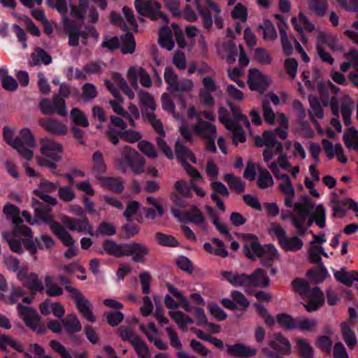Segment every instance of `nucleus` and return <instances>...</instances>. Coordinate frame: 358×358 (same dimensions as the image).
I'll list each match as a JSON object with an SVG mask.
<instances>
[{"mask_svg": "<svg viewBox=\"0 0 358 358\" xmlns=\"http://www.w3.org/2000/svg\"><path fill=\"white\" fill-rule=\"evenodd\" d=\"M185 217L189 222L196 224H204L205 218L201 211L196 206H192L185 213Z\"/></svg>", "mask_w": 358, "mask_h": 358, "instance_id": "6e6d98bb", "label": "nucleus"}, {"mask_svg": "<svg viewBox=\"0 0 358 358\" xmlns=\"http://www.w3.org/2000/svg\"><path fill=\"white\" fill-rule=\"evenodd\" d=\"M278 27L280 32V37L283 52L286 55H290L293 52V47L291 42L289 41L286 33L287 25L286 23H280L278 24Z\"/></svg>", "mask_w": 358, "mask_h": 358, "instance_id": "a18cd8bd", "label": "nucleus"}, {"mask_svg": "<svg viewBox=\"0 0 358 358\" xmlns=\"http://www.w3.org/2000/svg\"><path fill=\"white\" fill-rule=\"evenodd\" d=\"M62 323L68 334L79 332L82 329L81 324L75 314L68 315Z\"/></svg>", "mask_w": 358, "mask_h": 358, "instance_id": "f704fd0d", "label": "nucleus"}, {"mask_svg": "<svg viewBox=\"0 0 358 358\" xmlns=\"http://www.w3.org/2000/svg\"><path fill=\"white\" fill-rule=\"evenodd\" d=\"M124 256H130L134 262L144 263L150 253V248L145 244L138 242L126 243Z\"/></svg>", "mask_w": 358, "mask_h": 358, "instance_id": "9d476101", "label": "nucleus"}, {"mask_svg": "<svg viewBox=\"0 0 358 358\" xmlns=\"http://www.w3.org/2000/svg\"><path fill=\"white\" fill-rule=\"evenodd\" d=\"M248 77V86L252 91L263 92L270 84L269 78L257 69H250Z\"/></svg>", "mask_w": 358, "mask_h": 358, "instance_id": "4468645a", "label": "nucleus"}, {"mask_svg": "<svg viewBox=\"0 0 358 358\" xmlns=\"http://www.w3.org/2000/svg\"><path fill=\"white\" fill-rule=\"evenodd\" d=\"M193 130L196 135L207 140L215 138L217 136V129L215 125L202 120L198 117V122L193 126Z\"/></svg>", "mask_w": 358, "mask_h": 358, "instance_id": "a211bd4d", "label": "nucleus"}, {"mask_svg": "<svg viewBox=\"0 0 358 358\" xmlns=\"http://www.w3.org/2000/svg\"><path fill=\"white\" fill-rule=\"evenodd\" d=\"M231 299H222L221 303L229 310H234L238 307L242 309H246L249 306V301L243 293L239 291H232L231 292Z\"/></svg>", "mask_w": 358, "mask_h": 358, "instance_id": "6ab92c4d", "label": "nucleus"}, {"mask_svg": "<svg viewBox=\"0 0 358 358\" xmlns=\"http://www.w3.org/2000/svg\"><path fill=\"white\" fill-rule=\"evenodd\" d=\"M164 78L168 85V90L171 92L180 94H189L194 88V84L191 79L182 78L179 80L178 76L171 66H166L164 70Z\"/></svg>", "mask_w": 358, "mask_h": 358, "instance_id": "39448f33", "label": "nucleus"}, {"mask_svg": "<svg viewBox=\"0 0 358 358\" xmlns=\"http://www.w3.org/2000/svg\"><path fill=\"white\" fill-rule=\"evenodd\" d=\"M217 49L219 55L225 58L228 63L232 64L236 61L238 50L233 42H222L217 45Z\"/></svg>", "mask_w": 358, "mask_h": 358, "instance_id": "5701e85b", "label": "nucleus"}, {"mask_svg": "<svg viewBox=\"0 0 358 358\" xmlns=\"http://www.w3.org/2000/svg\"><path fill=\"white\" fill-rule=\"evenodd\" d=\"M307 275L315 283H321L328 275V272L323 264H320L318 268L307 271Z\"/></svg>", "mask_w": 358, "mask_h": 358, "instance_id": "603ef678", "label": "nucleus"}, {"mask_svg": "<svg viewBox=\"0 0 358 358\" xmlns=\"http://www.w3.org/2000/svg\"><path fill=\"white\" fill-rule=\"evenodd\" d=\"M139 105L143 115L145 117L148 113H154L156 109V103L153 96L148 92L140 90L138 92Z\"/></svg>", "mask_w": 358, "mask_h": 358, "instance_id": "b1692460", "label": "nucleus"}, {"mask_svg": "<svg viewBox=\"0 0 358 358\" xmlns=\"http://www.w3.org/2000/svg\"><path fill=\"white\" fill-rule=\"evenodd\" d=\"M329 4L327 0H308V8L315 15L322 17L326 15Z\"/></svg>", "mask_w": 358, "mask_h": 358, "instance_id": "c9c22d12", "label": "nucleus"}, {"mask_svg": "<svg viewBox=\"0 0 358 358\" xmlns=\"http://www.w3.org/2000/svg\"><path fill=\"white\" fill-rule=\"evenodd\" d=\"M17 311L25 324L33 331L38 334L43 333V324L38 313L33 308L22 304L17 306Z\"/></svg>", "mask_w": 358, "mask_h": 358, "instance_id": "6e6552de", "label": "nucleus"}, {"mask_svg": "<svg viewBox=\"0 0 358 358\" xmlns=\"http://www.w3.org/2000/svg\"><path fill=\"white\" fill-rule=\"evenodd\" d=\"M20 2L26 7L31 9V14L36 20L44 22L45 15L41 10L34 9V7L41 5L43 0H20Z\"/></svg>", "mask_w": 358, "mask_h": 358, "instance_id": "13d9d810", "label": "nucleus"}, {"mask_svg": "<svg viewBox=\"0 0 358 358\" xmlns=\"http://www.w3.org/2000/svg\"><path fill=\"white\" fill-rule=\"evenodd\" d=\"M318 322L315 318L296 317V329L304 332H315Z\"/></svg>", "mask_w": 358, "mask_h": 358, "instance_id": "72a5a7b5", "label": "nucleus"}, {"mask_svg": "<svg viewBox=\"0 0 358 358\" xmlns=\"http://www.w3.org/2000/svg\"><path fill=\"white\" fill-rule=\"evenodd\" d=\"M93 166L92 173L94 177L99 180L102 178L106 171V165L103 159V154L100 151H96L92 157Z\"/></svg>", "mask_w": 358, "mask_h": 358, "instance_id": "c85d7f7f", "label": "nucleus"}, {"mask_svg": "<svg viewBox=\"0 0 358 358\" xmlns=\"http://www.w3.org/2000/svg\"><path fill=\"white\" fill-rule=\"evenodd\" d=\"M3 213L6 218L16 224V226H19L18 224L22 222L20 215V210L13 204H6L3 208Z\"/></svg>", "mask_w": 358, "mask_h": 358, "instance_id": "8fccbe9b", "label": "nucleus"}, {"mask_svg": "<svg viewBox=\"0 0 358 358\" xmlns=\"http://www.w3.org/2000/svg\"><path fill=\"white\" fill-rule=\"evenodd\" d=\"M46 223L50 224V228L52 233L58 237L65 246L71 247L74 245L75 241L73 238V236L60 223L53 221L52 216L49 213L47 208Z\"/></svg>", "mask_w": 358, "mask_h": 358, "instance_id": "9b49d317", "label": "nucleus"}, {"mask_svg": "<svg viewBox=\"0 0 358 358\" xmlns=\"http://www.w3.org/2000/svg\"><path fill=\"white\" fill-rule=\"evenodd\" d=\"M64 289L69 293V296L74 301L79 313L88 322H94L96 317L92 313V305L81 291L71 285L65 286Z\"/></svg>", "mask_w": 358, "mask_h": 358, "instance_id": "423d86ee", "label": "nucleus"}, {"mask_svg": "<svg viewBox=\"0 0 358 358\" xmlns=\"http://www.w3.org/2000/svg\"><path fill=\"white\" fill-rule=\"evenodd\" d=\"M268 166L275 177L281 181L279 184L280 190L286 196L294 197L295 190L289 177L287 174L280 173V169L275 162H271Z\"/></svg>", "mask_w": 358, "mask_h": 358, "instance_id": "dca6fc26", "label": "nucleus"}, {"mask_svg": "<svg viewBox=\"0 0 358 358\" xmlns=\"http://www.w3.org/2000/svg\"><path fill=\"white\" fill-rule=\"evenodd\" d=\"M159 43L160 45L166 49L171 50L175 46V43L172 37V31L167 26L161 28L159 33Z\"/></svg>", "mask_w": 358, "mask_h": 358, "instance_id": "7c9ffc66", "label": "nucleus"}, {"mask_svg": "<svg viewBox=\"0 0 358 358\" xmlns=\"http://www.w3.org/2000/svg\"><path fill=\"white\" fill-rule=\"evenodd\" d=\"M15 234L20 236L22 234V241L24 243V247L31 253L34 254L36 251L35 243L32 241V233L30 229L24 225L15 226Z\"/></svg>", "mask_w": 358, "mask_h": 358, "instance_id": "393cba45", "label": "nucleus"}, {"mask_svg": "<svg viewBox=\"0 0 358 358\" xmlns=\"http://www.w3.org/2000/svg\"><path fill=\"white\" fill-rule=\"evenodd\" d=\"M46 113H57L62 117L66 116L67 110L64 99L55 95L51 101H46Z\"/></svg>", "mask_w": 358, "mask_h": 358, "instance_id": "a878e982", "label": "nucleus"}, {"mask_svg": "<svg viewBox=\"0 0 358 358\" xmlns=\"http://www.w3.org/2000/svg\"><path fill=\"white\" fill-rule=\"evenodd\" d=\"M226 350L229 355L241 358L253 357L257 353V348L242 343H236L234 345L227 344Z\"/></svg>", "mask_w": 358, "mask_h": 358, "instance_id": "aec40b11", "label": "nucleus"}, {"mask_svg": "<svg viewBox=\"0 0 358 358\" xmlns=\"http://www.w3.org/2000/svg\"><path fill=\"white\" fill-rule=\"evenodd\" d=\"M138 148L140 151L149 158L157 157V152L154 145L148 141H141L138 143Z\"/></svg>", "mask_w": 358, "mask_h": 358, "instance_id": "e2e57ef3", "label": "nucleus"}, {"mask_svg": "<svg viewBox=\"0 0 358 358\" xmlns=\"http://www.w3.org/2000/svg\"><path fill=\"white\" fill-rule=\"evenodd\" d=\"M13 130L9 127H4L3 137L5 141L24 159L29 161L33 158V152L31 148L35 145L34 136L29 129H23L20 133V136L16 138H13Z\"/></svg>", "mask_w": 358, "mask_h": 358, "instance_id": "f257e3e1", "label": "nucleus"}, {"mask_svg": "<svg viewBox=\"0 0 358 358\" xmlns=\"http://www.w3.org/2000/svg\"><path fill=\"white\" fill-rule=\"evenodd\" d=\"M249 283L250 287H268L270 285V279L264 269L257 268L252 274L249 275Z\"/></svg>", "mask_w": 358, "mask_h": 358, "instance_id": "bb28decb", "label": "nucleus"}, {"mask_svg": "<svg viewBox=\"0 0 358 358\" xmlns=\"http://www.w3.org/2000/svg\"><path fill=\"white\" fill-rule=\"evenodd\" d=\"M135 48L136 43L134 36L131 34H127L122 38L121 52L123 54H131L135 51Z\"/></svg>", "mask_w": 358, "mask_h": 358, "instance_id": "680f3d73", "label": "nucleus"}, {"mask_svg": "<svg viewBox=\"0 0 358 358\" xmlns=\"http://www.w3.org/2000/svg\"><path fill=\"white\" fill-rule=\"evenodd\" d=\"M169 314L181 329L185 328L187 324L193 323V320L182 311H170Z\"/></svg>", "mask_w": 358, "mask_h": 358, "instance_id": "4d7b16f0", "label": "nucleus"}, {"mask_svg": "<svg viewBox=\"0 0 358 358\" xmlns=\"http://www.w3.org/2000/svg\"><path fill=\"white\" fill-rule=\"evenodd\" d=\"M296 348L301 358H313L314 349L306 339L297 338Z\"/></svg>", "mask_w": 358, "mask_h": 358, "instance_id": "c03bdc74", "label": "nucleus"}, {"mask_svg": "<svg viewBox=\"0 0 358 358\" xmlns=\"http://www.w3.org/2000/svg\"><path fill=\"white\" fill-rule=\"evenodd\" d=\"M292 284L294 291L303 298L310 296L313 292V289L310 288L308 282L304 279L296 278Z\"/></svg>", "mask_w": 358, "mask_h": 358, "instance_id": "58836bf2", "label": "nucleus"}, {"mask_svg": "<svg viewBox=\"0 0 358 358\" xmlns=\"http://www.w3.org/2000/svg\"><path fill=\"white\" fill-rule=\"evenodd\" d=\"M224 180L227 182L229 187L236 193H241L245 189V183L240 178L231 173H226Z\"/></svg>", "mask_w": 358, "mask_h": 358, "instance_id": "ea45409f", "label": "nucleus"}, {"mask_svg": "<svg viewBox=\"0 0 358 358\" xmlns=\"http://www.w3.org/2000/svg\"><path fill=\"white\" fill-rule=\"evenodd\" d=\"M117 334L123 341H128L131 345L140 337L131 328L125 326L120 327Z\"/></svg>", "mask_w": 358, "mask_h": 358, "instance_id": "052dcab7", "label": "nucleus"}, {"mask_svg": "<svg viewBox=\"0 0 358 358\" xmlns=\"http://www.w3.org/2000/svg\"><path fill=\"white\" fill-rule=\"evenodd\" d=\"M63 148L61 144L53 141L46 140V158L58 162L62 158Z\"/></svg>", "mask_w": 358, "mask_h": 358, "instance_id": "2f4dec72", "label": "nucleus"}, {"mask_svg": "<svg viewBox=\"0 0 358 358\" xmlns=\"http://www.w3.org/2000/svg\"><path fill=\"white\" fill-rule=\"evenodd\" d=\"M25 286L34 292H41L43 285L36 273H31L27 277Z\"/></svg>", "mask_w": 358, "mask_h": 358, "instance_id": "69168bd1", "label": "nucleus"}, {"mask_svg": "<svg viewBox=\"0 0 358 358\" xmlns=\"http://www.w3.org/2000/svg\"><path fill=\"white\" fill-rule=\"evenodd\" d=\"M155 238L157 241V243L163 246L176 247L179 244L174 236L164 234L161 232L155 234Z\"/></svg>", "mask_w": 358, "mask_h": 358, "instance_id": "774afa93", "label": "nucleus"}, {"mask_svg": "<svg viewBox=\"0 0 358 358\" xmlns=\"http://www.w3.org/2000/svg\"><path fill=\"white\" fill-rule=\"evenodd\" d=\"M44 184L45 181L42 179L39 188L34 191L35 197L32 199V207L34 209L36 217L40 220H45V206L43 203L45 201Z\"/></svg>", "mask_w": 358, "mask_h": 358, "instance_id": "f3484780", "label": "nucleus"}, {"mask_svg": "<svg viewBox=\"0 0 358 358\" xmlns=\"http://www.w3.org/2000/svg\"><path fill=\"white\" fill-rule=\"evenodd\" d=\"M352 105L353 102L349 96H346L341 99V112L343 116V122L347 126L351 124Z\"/></svg>", "mask_w": 358, "mask_h": 358, "instance_id": "a19ab883", "label": "nucleus"}, {"mask_svg": "<svg viewBox=\"0 0 358 358\" xmlns=\"http://www.w3.org/2000/svg\"><path fill=\"white\" fill-rule=\"evenodd\" d=\"M341 331L347 345L351 348H355L357 341L353 331L345 324H341Z\"/></svg>", "mask_w": 358, "mask_h": 358, "instance_id": "0e129e2a", "label": "nucleus"}, {"mask_svg": "<svg viewBox=\"0 0 358 358\" xmlns=\"http://www.w3.org/2000/svg\"><path fill=\"white\" fill-rule=\"evenodd\" d=\"M279 255L276 248L271 244L266 245L263 248V252L260 255L262 264L269 266L271 262L278 257Z\"/></svg>", "mask_w": 358, "mask_h": 358, "instance_id": "79ce46f5", "label": "nucleus"}, {"mask_svg": "<svg viewBox=\"0 0 358 358\" xmlns=\"http://www.w3.org/2000/svg\"><path fill=\"white\" fill-rule=\"evenodd\" d=\"M48 3L53 8H56L57 10L62 15L64 26L67 28L71 22L65 16L66 13V0H48Z\"/></svg>", "mask_w": 358, "mask_h": 358, "instance_id": "5fc2aeb1", "label": "nucleus"}, {"mask_svg": "<svg viewBox=\"0 0 358 358\" xmlns=\"http://www.w3.org/2000/svg\"><path fill=\"white\" fill-rule=\"evenodd\" d=\"M257 166L259 171V178L257 182V185L262 189H266L273 186V180L269 171L260 166Z\"/></svg>", "mask_w": 358, "mask_h": 358, "instance_id": "09e8293b", "label": "nucleus"}, {"mask_svg": "<svg viewBox=\"0 0 358 358\" xmlns=\"http://www.w3.org/2000/svg\"><path fill=\"white\" fill-rule=\"evenodd\" d=\"M3 237L9 245L12 251L16 253L22 252V243L21 241H20V239L22 240V234H20V236H16L14 230L13 233H4L3 234Z\"/></svg>", "mask_w": 358, "mask_h": 358, "instance_id": "49530a36", "label": "nucleus"}, {"mask_svg": "<svg viewBox=\"0 0 358 358\" xmlns=\"http://www.w3.org/2000/svg\"><path fill=\"white\" fill-rule=\"evenodd\" d=\"M46 131L58 136L65 135L67 127L61 121L56 119L46 120Z\"/></svg>", "mask_w": 358, "mask_h": 358, "instance_id": "37998d69", "label": "nucleus"}, {"mask_svg": "<svg viewBox=\"0 0 358 358\" xmlns=\"http://www.w3.org/2000/svg\"><path fill=\"white\" fill-rule=\"evenodd\" d=\"M134 7L141 16H147L153 21L161 19L162 22L169 23L168 17L161 10L162 5L156 0H135Z\"/></svg>", "mask_w": 358, "mask_h": 358, "instance_id": "7ed1b4c3", "label": "nucleus"}, {"mask_svg": "<svg viewBox=\"0 0 358 358\" xmlns=\"http://www.w3.org/2000/svg\"><path fill=\"white\" fill-rule=\"evenodd\" d=\"M126 243L118 244L113 240H106L103 244V249L107 254L115 257H124Z\"/></svg>", "mask_w": 358, "mask_h": 358, "instance_id": "c756f323", "label": "nucleus"}, {"mask_svg": "<svg viewBox=\"0 0 358 358\" xmlns=\"http://www.w3.org/2000/svg\"><path fill=\"white\" fill-rule=\"evenodd\" d=\"M308 101L310 107L308 113L311 118L322 119L324 117L323 109L318 99L315 96L310 95L308 96Z\"/></svg>", "mask_w": 358, "mask_h": 358, "instance_id": "3c124183", "label": "nucleus"}, {"mask_svg": "<svg viewBox=\"0 0 358 358\" xmlns=\"http://www.w3.org/2000/svg\"><path fill=\"white\" fill-rule=\"evenodd\" d=\"M127 76L131 85L136 89L138 88V81L144 87L149 88L152 86V80L150 75L142 67H130L128 69Z\"/></svg>", "mask_w": 358, "mask_h": 358, "instance_id": "f8f14e48", "label": "nucleus"}, {"mask_svg": "<svg viewBox=\"0 0 358 358\" xmlns=\"http://www.w3.org/2000/svg\"><path fill=\"white\" fill-rule=\"evenodd\" d=\"M313 208V206L308 202L296 203L293 206L294 211L289 212L292 224L296 227L297 234L301 236L306 234L307 227L303 224Z\"/></svg>", "mask_w": 358, "mask_h": 358, "instance_id": "0eeeda50", "label": "nucleus"}, {"mask_svg": "<svg viewBox=\"0 0 358 358\" xmlns=\"http://www.w3.org/2000/svg\"><path fill=\"white\" fill-rule=\"evenodd\" d=\"M279 324L286 329H294L296 327V318L287 314H279L276 317Z\"/></svg>", "mask_w": 358, "mask_h": 358, "instance_id": "338daca9", "label": "nucleus"}, {"mask_svg": "<svg viewBox=\"0 0 358 358\" xmlns=\"http://www.w3.org/2000/svg\"><path fill=\"white\" fill-rule=\"evenodd\" d=\"M343 139L348 149H353L358 152V131L354 127L348 129L345 132Z\"/></svg>", "mask_w": 358, "mask_h": 358, "instance_id": "de8ad7c7", "label": "nucleus"}, {"mask_svg": "<svg viewBox=\"0 0 358 358\" xmlns=\"http://www.w3.org/2000/svg\"><path fill=\"white\" fill-rule=\"evenodd\" d=\"M175 152L180 162L189 159L194 164L196 163V157L192 152L186 146L180 143L178 140L176 142Z\"/></svg>", "mask_w": 358, "mask_h": 358, "instance_id": "e433bc0d", "label": "nucleus"}, {"mask_svg": "<svg viewBox=\"0 0 358 358\" xmlns=\"http://www.w3.org/2000/svg\"><path fill=\"white\" fill-rule=\"evenodd\" d=\"M99 181L100 185L115 193H121L124 189V181L122 179L120 178H113V177H104L100 178L98 180Z\"/></svg>", "mask_w": 358, "mask_h": 358, "instance_id": "cd10ccee", "label": "nucleus"}, {"mask_svg": "<svg viewBox=\"0 0 358 358\" xmlns=\"http://www.w3.org/2000/svg\"><path fill=\"white\" fill-rule=\"evenodd\" d=\"M115 164L117 169L123 173L130 169L134 175H139L145 171V159L135 149L124 145Z\"/></svg>", "mask_w": 358, "mask_h": 358, "instance_id": "f03ea898", "label": "nucleus"}, {"mask_svg": "<svg viewBox=\"0 0 358 358\" xmlns=\"http://www.w3.org/2000/svg\"><path fill=\"white\" fill-rule=\"evenodd\" d=\"M259 28L263 30V38L266 41H274L277 38V32L274 25L269 20H264Z\"/></svg>", "mask_w": 358, "mask_h": 358, "instance_id": "bf43d9fd", "label": "nucleus"}, {"mask_svg": "<svg viewBox=\"0 0 358 358\" xmlns=\"http://www.w3.org/2000/svg\"><path fill=\"white\" fill-rule=\"evenodd\" d=\"M268 345L278 355H289L292 352L290 342L280 333L273 334L268 341Z\"/></svg>", "mask_w": 358, "mask_h": 358, "instance_id": "ddd939ff", "label": "nucleus"}, {"mask_svg": "<svg viewBox=\"0 0 358 358\" xmlns=\"http://www.w3.org/2000/svg\"><path fill=\"white\" fill-rule=\"evenodd\" d=\"M268 233L277 238L280 247L286 252H296L303 246V242L300 238L295 236L288 237L286 231L280 224H272Z\"/></svg>", "mask_w": 358, "mask_h": 358, "instance_id": "20e7f679", "label": "nucleus"}, {"mask_svg": "<svg viewBox=\"0 0 358 358\" xmlns=\"http://www.w3.org/2000/svg\"><path fill=\"white\" fill-rule=\"evenodd\" d=\"M70 117L77 125L87 127L90 124L86 115L78 108H73L70 112Z\"/></svg>", "mask_w": 358, "mask_h": 358, "instance_id": "864d4df0", "label": "nucleus"}, {"mask_svg": "<svg viewBox=\"0 0 358 358\" xmlns=\"http://www.w3.org/2000/svg\"><path fill=\"white\" fill-rule=\"evenodd\" d=\"M60 220L63 224L71 231L86 232L90 236L94 234L92 226L90 224L87 217L76 219L63 215H61Z\"/></svg>", "mask_w": 358, "mask_h": 358, "instance_id": "1a4fd4ad", "label": "nucleus"}, {"mask_svg": "<svg viewBox=\"0 0 358 358\" xmlns=\"http://www.w3.org/2000/svg\"><path fill=\"white\" fill-rule=\"evenodd\" d=\"M222 275L233 286L250 287L249 275L237 272L223 271Z\"/></svg>", "mask_w": 358, "mask_h": 358, "instance_id": "4be33fe9", "label": "nucleus"}, {"mask_svg": "<svg viewBox=\"0 0 358 358\" xmlns=\"http://www.w3.org/2000/svg\"><path fill=\"white\" fill-rule=\"evenodd\" d=\"M334 277L340 282L350 287L354 281H358V272L355 271L347 272L341 269L334 273Z\"/></svg>", "mask_w": 358, "mask_h": 358, "instance_id": "473e14b6", "label": "nucleus"}, {"mask_svg": "<svg viewBox=\"0 0 358 358\" xmlns=\"http://www.w3.org/2000/svg\"><path fill=\"white\" fill-rule=\"evenodd\" d=\"M243 240L245 241L243 251L248 259H254L255 257H260L263 252V247L259 243L256 236L251 234H241Z\"/></svg>", "mask_w": 358, "mask_h": 358, "instance_id": "2eb2a0df", "label": "nucleus"}, {"mask_svg": "<svg viewBox=\"0 0 358 358\" xmlns=\"http://www.w3.org/2000/svg\"><path fill=\"white\" fill-rule=\"evenodd\" d=\"M0 80L3 88L8 92H15L18 87V83L15 79L8 75V70L6 69H0Z\"/></svg>", "mask_w": 358, "mask_h": 358, "instance_id": "4c0bfd02", "label": "nucleus"}, {"mask_svg": "<svg viewBox=\"0 0 358 358\" xmlns=\"http://www.w3.org/2000/svg\"><path fill=\"white\" fill-rule=\"evenodd\" d=\"M309 299L307 303H304L303 306L308 312H314L324 303L322 291L318 287L313 288L312 294L306 297Z\"/></svg>", "mask_w": 358, "mask_h": 358, "instance_id": "412c9836", "label": "nucleus"}]
</instances>
